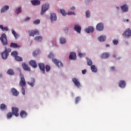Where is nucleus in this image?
Wrapping results in <instances>:
<instances>
[{"instance_id":"dca6fc26","label":"nucleus","mask_w":131,"mask_h":131,"mask_svg":"<svg viewBox=\"0 0 131 131\" xmlns=\"http://www.w3.org/2000/svg\"><path fill=\"white\" fill-rule=\"evenodd\" d=\"M11 93H12L13 96L17 97L19 95V92L17 91L15 88H12L11 89Z\"/></svg>"},{"instance_id":"4d7b16f0","label":"nucleus","mask_w":131,"mask_h":131,"mask_svg":"<svg viewBox=\"0 0 131 131\" xmlns=\"http://www.w3.org/2000/svg\"><path fill=\"white\" fill-rule=\"evenodd\" d=\"M106 48H109V47H110V45H109L108 44H106Z\"/></svg>"},{"instance_id":"a18cd8bd","label":"nucleus","mask_w":131,"mask_h":131,"mask_svg":"<svg viewBox=\"0 0 131 131\" xmlns=\"http://www.w3.org/2000/svg\"><path fill=\"white\" fill-rule=\"evenodd\" d=\"M80 100V97H77L75 99V103L77 104L78 102H79V100Z\"/></svg>"},{"instance_id":"ea45409f","label":"nucleus","mask_w":131,"mask_h":131,"mask_svg":"<svg viewBox=\"0 0 131 131\" xmlns=\"http://www.w3.org/2000/svg\"><path fill=\"white\" fill-rule=\"evenodd\" d=\"M45 69H46V71H47V72H49V71L50 70H51V67H50V66H48V65H47V66L45 67Z\"/></svg>"},{"instance_id":"c85d7f7f","label":"nucleus","mask_w":131,"mask_h":131,"mask_svg":"<svg viewBox=\"0 0 131 131\" xmlns=\"http://www.w3.org/2000/svg\"><path fill=\"white\" fill-rule=\"evenodd\" d=\"M91 69L92 72H97V71H98V70H97V68H96V66H95V65L91 66Z\"/></svg>"},{"instance_id":"f8f14e48","label":"nucleus","mask_w":131,"mask_h":131,"mask_svg":"<svg viewBox=\"0 0 131 131\" xmlns=\"http://www.w3.org/2000/svg\"><path fill=\"white\" fill-rule=\"evenodd\" d=\"M31 3L33 6H39L40 1L39 0H32Z\"/></svg>"},{"instance_id":"2eb2a0df","label":"nucleus","mask_w":131,"mask_h":131,"mask_svg":"<svg viewBox=\"0 0 131 131\" xmlns=\"http://www.w3.org/2000/svg\"><path fill=\"white\" fill-rule=\"evenodd\" d=\"M74 29L75 31H76L78 33H80V32L81 31V27L78 25H75L74 27Z\"/></svg>"},{"instance_id":"72a5a7b5","label":"nucleus","mask_w":131,"mask_h":131,"mask_svg":"<svg viewBox=\"0 0 131 131\" xmlns=\"http://www.w3.org/2000/svg\"><path fill=\"white\" fill-rule=\"evenodd\" d=\"M60 43L63 45V43H66V39L65 38L61 37L60 38Z\"/></svg>"},{"instance_id":"473e14b6","label":"nucleus","mask_w":131,"mask_h":131,"mask_svg":"<svg viewBox=\"0 0 131 131\" xmlns=\"http://www.w3.org/2000/svg\"><path fill=\"white\" fill-rule=\"evenodd\" d=\"M0 28L1 29H2V31H8V30H9V29L8 28V27H6L4 28L3 25H0Z\"/></svg>"},{"instance_id":"20e7f679","label":"nucleus","mask_w":131,"mask_h":131,"mask_svg":"<svg viewBox=\"0 0 131 131\" xmlns=\"http://www.w3.org/2000/svg\"><path fill=\"white\" fill-rule=\"evenodd\" d=\"M20 80L19 81V85L21 86V88H24L26 85V81H25V78L24 76L22 75V74H20Z\"/></svg>"},{"instance_id":"e433bc0d","label":"nucleus","mask_w":131,"mask_h":131,"mask_svg":"<svg viewBox=\"0 0 131 131\" xmlns=\"http://www.w3.org/2000/svg\"><path fill=\"white\" fill-rule=\"evenodd\" d=\"M0 108L1 110H5V109H7V106H6L5 104H2L0 105Z\"/></svg>"},{"instance_id":"c9c22d12","label":"nucleus","mask_w":131,"mask_h":131,"mask_svg":"<svg viewBox=\"0 0 131 131\" xmlns=\"http://www.w3.org/2000/svg\"><path fill=\"white\" fill-rule=\"evenodd\" d=\"M11 56L16 58L18 56V52L17 51H13L11 53Z\"/></svg>"},{"instance_id":"c03bdc74","label":"nucleus","mask_w":131,"mask_h":131,"mask_svg":"<svg viewBox=\"0 0 131 131\" xmlns=\"http://www.w3.org/2000/svg\"><path fill=\"white\" fill-rule=\"evenodd\" d=\"M34 24L37 25L40 23V20L39 19H37L33 21Z\"/></svg>"},{"instance_id":"3c124183","label":"nucleus","mask_w":131,"mask_h":131,"mask_svg":"<svg viewBox=\"0 0 131 131\" xmlns=\"http://www.w3.org/2000/svg\"><path fill=\"white\" fill-rule=\"evenodd\" d=\"M37 54H38V52L34 51V52H33V56H34V57H35V56H36Z\"/></svg>"},{"instance_id":"ddd939ff","label":"nucleus","mask_w":131,"mask_h":131,"mask_svg":"<svg viewBox=\"0 0 131 131\" xmlns=\"http://www.w3.org/2000/svg\"><path fill=\"white\" fill-rule=\"evenodd\" d=\"M70 60H76V54L75 52H71L69 56Z\"/></svg>"},{"instance_id":"6ab92c4d","label":"nucleus","mask_w":131,"mask_h":131,"mask_svg":"<svg viewBox=\"0 0 131 131\" xmlns=\"http://www.w3.org/2000/svg\"><path fill=\"white\" fill-rule=\"evenodd\" d=\"M23 68L26 71H30V68L28 67V65L26 64V63L24 62L22 63Z\"/></svg>"},{"instance_id":"39448f33","label":"nucleus","mask_w":131,"mask_h":131,"mask_svg":"<svg viewBox=\"0 0 131 131\" xmlns=\"http://www.w3.org/2000/svg\"><path fill=\"white\" fill-rule=\"evenodd\" d=\"M30 36H34V35H39V32L37 30H32L28 31Z\"/></svg>"},{"instance_id":"8fccbe9b","label":"nucleus","mask_w":131,"mask_h":131,"mask_svg":"<svg viewBox=\"0 0 131 131\" xmlns=\"http://www.w3.org/2000/svg\"><path fill=\"white\" fill-rule=\"evenodd\" d=\"M68 15H75V13L73 12L70 11L68 12Z\"/></svg>"},{"instance_id":"603ef678","label":"nucleus","mask_w":131,"mask_h":131,"mask_svg":"<svg viewBox=\"0 0 131 131\" xmlns=\"http://www.w3.org/2000/svg\"><path fill=\"white\" fill-rule=\"evenodd\" d=\"M82 74H85V73H86V70H83L82 71Z\"/></svg>"},{"instance_id":"37998d69","label":"nucleus","mask_w":131,"mask_h":131,"mask_svg":"<svg viewBox=\"0 0 131 131\" xmlns=\"http://www.w3.org/2000/svg\"><path fill=\"white\" fill-rule=\"evenodd\" d=\"M48 58L49 59H52V58H54V54L53 53H50L48 55Z\"/></svg>"},{"instance_id":"aec40b11","label":"nucleus","mask_w":131,"mask_h":131,"mask_svg":"<svg viewBox=\"0 0 131 131\" xmlns=\"http://www.w3.org/2000/svg\"><path fill=\"white\" fill-rule=\"evenodd\" d=\"M10 48H13L14 49H20V46L16 43L11 42L10 44Z\"/></svg>"},{"instance_id":"bf43d9fd","label":"nucleus","mask_w":131,"mask_h":131,"mask_svg":"<svg viewBox=\"0 0 131 131\" xmlns=\"http://www.w3.org/2000/svg\"><path fill=\"white\" fill-rule=\"evenodd\" d=\"M126 22H128L129 20L128 19H126Z\"/></svg>"},{"instance_id":"13d9d810","label":"nucleus","mask_w":131,"mask_h":131,"mask_svg":"<svg viewBox=\"0 0 131 131\" xmlns=\"http://www.w3.org/2000/svg\"><path fill=\"white\" fill-rule=\"evenodd\" d=\"M2 76H3V75H2L1 74H0V78H1V77H2Z\"/></svg>"},{"instance_id":"393cba45","label":"nucleus","mask_w":131,"mask_h":131,"mask_svg":"<svg viewBox=\"0 0 131 131\" xmlns=\"http://www.w3.org/2000/svg\"><path fill=\"white\" fill-rule=\"evenodd\" d=\"M34 82H35V79L32 78H31V82H28V83L30 86L33 87L34 86Z\"/></svg>"},{"instance_id":"c756f323","label":"nucleus","mask_w":131,"mask_h":131,"mask_svg":"<svg viewBox=\"0 0 131 131\" xmlns=\"http://www.w3.org/2000/svg\"><path fill=\"white\" fill-rule=\"evenodd\" d=\"M34 39L37 41H41V40H42V37L41 36H38L35 37L34 38Z\"/></svg>"},{"instance_id":"de8ad7c7","label":"nucleus","mask_w":131,"mask_h":131,"mask_svg":"<svg viewBox=\"0 0 131 131\" xmlns=\"http://www.w3.org/2000/svg\"><path fill=\"white\" fill-rule=\"evenodd\" d=\"M21 92H22L23 95H25V89L24 88V87H22Z\"/></svg>"},{"instance_id":"a211bd4d","label":"nucleus","mask_w":131,"mask_h":131,"mask_svg":"<svg viewBox=\"0 0 131 131\" xmlns=\"http://www.w3.org/2000/svg\"><path fill=\"white\" fill-rule=\"evenodd\" d=\"M50 19L51 21H57V16L55 13H51L50 14Z\"/></svg>"},{"instance_id":"2f4dec72","label":"nucleus","mask_w":131,"mask_h":131,"mask_svg":"<svg viewBox=\"0 0 131 131\" xmlns=\"http://www.w3.org/2000/svg\"><path fill=\"white\" fill-rule=\"evenodd\" d=\"M12 117H13V114L12 112L8 113V114L7 115V118L8 119H10L12 118Z\"/></svg>"},{"instance_id":"5fc2aeb1","label":"nucleus","mask_w":131,"mask_h":131,"mask_svg":"<svg viewBox=\"0 0 131 131\" xmlns=\"http://www.w3.org/2000/svg\"><path fill=\"white\" fill-rule=\"evenodd\" d=\"M111 69L112 70H115V67H111Z\"/></svg>"},{"instance_id":"6e6552de","label":"nucleus","mask_w":131,"mask_h":131,"mask_svg":"<svg viewBox=\"0 0 131 131\" xmlns=\"http://www.w3.org/2000/svg\"><path fill=\"white\" fill-rule=\"evenodd\" d=\"M96 29L98 31H102L104 29V25L102 23H98L96 26Z\"/></svg>"},{"instance_id":"9d476101","label":"nucleus","mask_w":131,"mask_h":131,"mask_svg":"<svg viewBox=\"0 0 131 131\" xmlns=\"http://www.w3.org/2000/svg\"><path fill=\"white\" fill-rule=\"evenodd\" d=\"M122 35L125 36V37H129V36H131V30L129 29H126Z\"/></svg>"},{"instance_id":"6e6d98bb","label":"nucleus","mask_w":131,"mask_h":131,"mask_svg":"<svg viewBox=\"0 0 131 131\" xmlns=\"http://www.w3.org/2000/svg\"><path fill=\"white\" fill-rule=\"evenodd\" d=\"M71 10H75V7H72L71 8Z\"/></svg>"},{"instance_id":"58836bf2","label":"nucleus","mask_w":131,"mask_h":131,"mask_svg":"<svg viewBox=\"0 0 131 131\" xmlns=\"http://www.w3.org/2000/svg\"><path fill=\"white\" fill-rule=\"evenodd\" d=\"M88 66H93V61L91 59L88 60Z\"/></svg>"},{"instance_id":"4c0bfd02","label":"nucleus","mask_w":131,"mask_h":131,"mask_svg":"<svg viewBox=\"0 0 131 131\" xmlns=\"http://www.w3.org/2000/svg\"><path fill=\"white\" fill-rule=\"evenodd\" d=\"M60 13L62 14V16H66V15H67V13L63 9H60Z\"/></svg>"},{"instance_id":"bb28decb","label":"nucleus","mask_w":131,"mask_h":131,"mask_svg":"<svg viewBox=\"0 0 131 131\" xmlns=\"http://www.w3.org/2000/svg\"><path fill=\"white\" fill-rule=\"evenodd\" d=\"M9 9V6L6 5L2 9H1V13H4V12H6V11H8V9Z\"/></svg>"},{"instance_id":"09e8293b","label":"nucleus","mask_w":131,"mask_h":131,"mask_svg":"<svg viewBox=\"0 0 131 131\" xmlns=\"http://www.w3.org/2000/svg\"><path fill=\"white\" fill-rule=\"evenodd\" d=\"M113 42L114 45H116L118 43V40H113Z\"/></svg>"},{"instance_id":"cd10ccee","label":"nucleus","mask_w":131,"mask_h":131,"mask_svg":"<svg viewBox=\"0 0 131 131\" xmlns=\"http://www.w3.org/2000/svg\"><path fill=\"white\" fill-rule=\"evenodd\" d=\"M12 33L14 35L15 38H18L19 37V35L15 32V30L13 29L12 30Z\"/></svg>"},{"instance_id":"f257e3e1","label":"nucleus","mask_w":131,"mask_h":131,"mask_svg":"<svg viewBox=\"0 0 131 131\" xmlns=\"http://www.w3.org/2000/svg\"><path fill=\"white\" fill-rule=\"evenodd\" d=\"M0 40L3 46L8 45V38H7V35H6V34L3 33L1 35Z\"/></svg>"},{"instance_id":"4be33fe9","label":"nucleus","mask_w":131,"mask_h":131,"mask_svg":"<svg viewBox=\"0 0 131 131\" xmlns=\"http://www.w3.org/2000/svg\"><path fill=\"white\" fill-rule=\"evenodd\" d=\"M109 56H110V54L108 53H104L101 55V59H107V58H109Z\"/></svg>"},{"instance_id":"423d86ee","label":"nucleus","mask_w":131,"mask_h":131,"mask_svg":"<svg viewBox=\"0 0 131 131\" xmlns=\"http://www.w3.org/2000/svg\"><path fill=\"white\" fill-rule=\"evenodd\" d=\"M18 112H19V108L16 107H12L11 113H12L13 115H14V116H16V117H18V116H19V113H18Z\"/></svg>"},{"instance_id":"49530a36","label":"nucleus","mask_w":131,"mask_h":131,"mask_svg":"<svg viewBox=\"0 0 131 131\" xmlns=\"http://www.w3.org/2000/svg\"><path fill=\"white\" fill-rule=\"evenodd\" d=\"M78 56L80 57V58H81V57H83L84 56H85V54L79 53Z\"/></svg>"},{"instance_id":"a878e982","label":"nucleus","mask_w":131,"mask_h":131,"mask_svg":"<svg viewBox=\"0 0 131 131\" xmlns=\"http://www.w3.org/2000/svg\"><path fill=\"white\" fill-rule=\"evenodd\" d=\"M98 39L99 41H105L106 39V36L101 35L98 38Z\"/></svg>"},{"instance_id":"79ce46f5","label":"nucleus","mask_w":131,"mask_h":131,"mask_svg":"<svg viewBox=\"0 0 131 131\" xmlns=\"http://www.w3.org/2000/svg\"><path fill=\"white\" fill-rule=\"evenodd\" d=\"M85 15H86V18H90V17L91 16V14L90 13V11H87L85 12Z\"/></svg>"},{"instance_id":"052dcab7","label":"nucleus","mask_w":131,"mask_h":131,"mask_svg":"<svg viewBox=\"0 0 131 131\" xmlns=\"http://www.w3.org/2000/svg\"><path fill=\"white\" fill-rule=\"evenodd\" d=\"M117 9L118 10H119V7H117Z\"/></svg>"},{"instance_id":"b1692460","label":"nucleus","mask_w":131,"mask_h":131,"mask_svg":"<svg viewBox=\"0 0 131 131\" xmlns=\"http://www.w3.org/2000/svg\"><path fill=\"white\" fill-rule=\"evenodd\" d=\"M121 8L122 11L124 12H127L128 10V8H127V6H126V5H123L121 7Z\"/></svg>"},{"instance_id":"a19ab883","label":"nucleus","mask_w":131,"mask_h":131,"mask_svg":"<svg viewBox=\"0 0 131 131\" xmlns=\"http://www.w3.org/2000/svg\"><path fill=\"white\" fill-rule=\"evenodd\" d=\"M21 11H22V9L21 8V7H19L18 8V9H16V14H19V13H21Z\"/></svg>"},{"instance_id":"7ed1b4c3","label":"nucleus","mask_w":131,"mask_h":131,"mask_svg":"<svg viewBox=\"0 0 131 131\" xmlns=\"http://www.w3.org/2000/svg\"><path fill=\"white\" fill-rule=\"evenodd\" d=\"M11 52V49L6 48L4 52L2 53V57L3 59H7L9 57V53Z\"/></svg>"},{"instance_id":"4468645a","label":"nucleus","mask_w":131,"mask_h":131,"mask_svg":"<svg viewBox=\"0 0 131 131\" xmlns=\"http://www.w3.org/2000/svg\"><path fill=\"white\" fill-rule=\"evenodd\" d=\"M125 85H126V83H125V81L123 80H121L119 82V86L120 88H121L122 89H123L125 88Z\"/></svg>"},{"instance_id":"1a4fd4ad","label":"nucleus","mask_w":131,"mask_h":131,"mask_svg":"<svg viewBox=\"0 0 131 131\" xmlns=\"http://www.w3.org/2000/svg\"><path fill=\"white\" fill-rule=\"evenodd\" d=\"M72 81L75 85L77 86V88H80V82H79L78 79H77L76 78H73L72 79Z\"/></svg>"},{"instance_id":"f704fd0d","label":"nucleus","mask_w":131,"mask_h":131,"mask_svg":"<svg viewBox=\"0 0 131 131\" xmlns=\"http://www.w3.org/2000/svg\"><path fill=\"white\" fill-rule=\"evenodd\" d=\"M15 59L16 60V61H18V62H21L23 60L22 59V57H21L18 55L15 57Z\"/></svg>"},{"instance_id":"0eeeda50","label":"nucleus","mask_w":131,"mask_h":131,"mask_svg":"<svg viewBox=\"0 0 131 131\" xmlns=\"http://www.w3.org/2000/svg\"><path fill=\"white\" fill-rule=\"evenodd\" d=\"M52 61L54 64H56L58 67H63V63L62 62L58 60L57 59H52Z\"/></svg>"},{"instance_id":"f03ea898","label":"nucleus","mask_w":131,"mask_h":131,"mask_svg":"<svg viewBox=\"0 0 131 131\" xmlns=\"http://www.w3.org/2000/svg\"><path fill=\"white\" fill-rule=\"evenodd\" d=\"M50 8V4H46L42 5L41 11V15H43Z\"/></svg>"},{"instance_id":"680f3d73","label":"nucleus","mask_w":131,"mask_h":131,"mask_svg":"<svg viewBox=\"0 0 131 131\" xmlns=\"http://www.w3.org/2000/svg\"><path fill=\"white\" fill-rule=\"evenodd\" d=\"M124 22H125V20H124Z\"/></svg>"},{"instance_id":"7c9ffc66","label":"nucleus","mask_w":131,"mask_h":131,"mask_svg":"<svg viewBox=\"0 0 131 131\" xmlns=\"http://www.w3.org/2000/svg\"><path fill=\"white\" fill-rule=\"evenodd\" d=\"M7 74H9V75H13L14 71L12 69H9L7 72Z\"/></svg>"},{"instance_id":"864d4df0","label":"nucleus","mask_w":131,"mask_h":131,"mask_svg":"<svg viewBox=\"0 0 131 131\" xmlns=\"http://www.w3.org/2000/svg\"><path fill=\"white\" fill-rule=\"evenodd\" d=\"M30 19V17H27V18H26L25 19L24 21H28V20H29Z\"/></svg>"},{"instance_id":"5701e85b","label":"nucleus","mask_w":131,"mask_h":131,"mask_svg":"<svg viewBox=\"0 0 131 131\" xmlns=\"http://www.w3.org/2000/svg\"><path fill=\"white\" fill-rule=\"evenodd\" d=\"M20 116L21 118H25L27 116V113L25 111H21L20 113Z\"/></svg>"},{"instance_id":"412c9836","label":"nucleus","mask_w":131,"mask_h":131,"mask_svg":"<svg viewBox=\"0 0 131 131\" xmlns=\"http://www.w3.org/2000/svg\"><path fill=\"white\" fill-rule=\"evenodd\" d=\"M95 29L93 27H89L88 28L85 29V31L87 33H90V32H94Z\"/></svg>"},{"instance_id":"9b49d317","label":"nucleus","mask_w":131,"mask_h":131,"mask_svg":"<svg viewBox=\"0 0 131 131\" xmlns=\"http://www.w3.org/2000/svg\"><path fill=\"white\" fill-rule=\"evenodd\" d=\"M38 66L40 70L42 72V73H46L45 64L42 63H38Z\"/></svg>"},{"instance_id":"f3484780","label":"nucleus","mask_w":131,"mask_h":131,"mask_svg":"<svg viewBox=\"0 0 131 131\" xmlns=\"http://www.w3.org/2000/svg\"><path fill=\"white\" fill-rule=\"evenodd\" d=\"M30 65L32 66L33 68H36L37 67V64H36V61L35 60H31L29 62Z\"/></svg>"}]
</instances>
